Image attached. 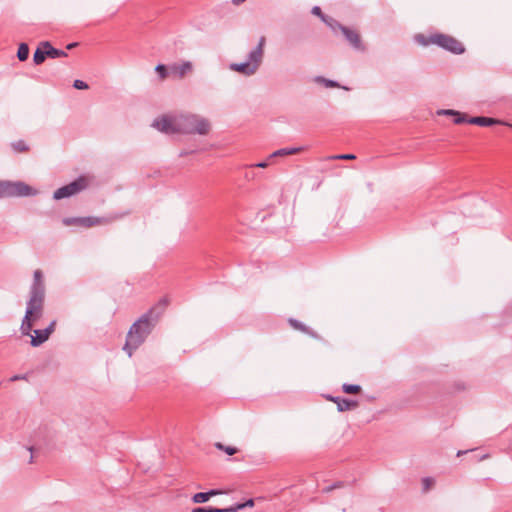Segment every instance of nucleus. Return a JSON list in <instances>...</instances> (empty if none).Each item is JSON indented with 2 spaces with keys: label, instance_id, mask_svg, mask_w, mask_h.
<instances>
[{
  "label": "nucleus",
  "instance_id": "nucleus-12",
  "mask_svg": "<svg viewBox=\"0 0 512 512\" xmlns=\"http://www.w3.org/2000/svg\"><path fill=\"white\" fill-rule=\"evenodd\" d=\"M193 69L192 63L185 61L182 64H173L170 66V72L179 79H182L187 73Z\"/></svg>",
  "mask_w": 512,
  "mask_h": 512
},
{
  "label": "nucleus",
  "instance_id": "nucleus-41",
  "mask_svg": "<svg viewBox=\"0 0 512 512\" xmlns=\"http://www.w3.org/2000/svg\"><path fill=\"white\" fill-rule=\"evenodd\" d=\"M32 460H33V456L31 455V456H30V460H29V462L31 463V462H32Z\"/></svg>",
  "mask_w": 512,
  "mask_h": 512
},
{
  "label": "nucleus",
  "instance_id": "nucleus-39",
  "mask_svg": "<svg viewBox=\"0 0 512 512\" xmlns=\"http://www.w3.org/2000/svg\"><path fill=\"white\" fill-rule=\"evenodd\" d=\"M245 0H232V3L234 5H240L241 3H243Z\"/></svg>",
  "mask_w": 512,
  "mask_h": 512
},
{
  "label": "nucleus",
  "instance_id": "nucleus-21",
  "mask_svg": "<svg viewBox=\"0 0 512 512\" xmlns=\"http://www.w3.org/2000/svg\"><path fill=\"white\" fill-rule=\"evenodd\" d=\"M29 56V47L26 43H21L18 47L17 58L19 61L23 62L28 59Z\"/></svg>",
  "mask_w": 512,
  "mask_h": 512
},
{
  "label": "nucleus",
  "instance_id": "nucleus-16",
  "mask_svg": "<svg viewBox=\"0 0 512 512\" xmlns=\"http://www.w3.org/2000/svg\"><path fill=\"white\" fill-rule=\"evenodd\" d=\"M221 491L216 489H211L207 492H199L193 495L192 501L194 503H205L207 502L212 496H216L220 494Z\"/></svg>",
  "mask_w": 512,
  "mask_h": 512
},
{
  "label": "nucleus",
  "instance_id": "nucleus-4",
  "mask_svg": "<svg viewBox=\"0 0 512 512\" xmlns=\"http://www.w3.org/2000/svg\"><path fill=\"white\" fill-rule=\"evenodd\" d=\"M416 41L422 45L435 44L454 54H462L465 51L463 44L452 36L446 34H433L426 38L424 35H417Z\"/></svg>",
  "mask_w": 512,
  "mask_h": 512
},
{
  "label": "nucleus",
  "instance_id": "nucleus-32",
  "mask_svg": "<svg viewBox=\"0 0 512 512\" xmlns=\"http://www.w3.org/2000/svg\"><path fill=\"white\" fill-rule=\"evenodd\" d=\"M73 87L78 90L88 89V84L82 80H75L73 83Z\"/></svg>",
  "mask_w": 512,
  "mask_h": 512
},
{
  "label": "nucleus",
  "instance_id": "nucleus-18",
  "mask_svg": "<svg viewBox=\"0 0 512 512\" xmlns=\"http://www.w3.org/2000/svg\"><path fill=\"white\" fill-rule=\"evenodd\" d=\"M288 322L291 325V327H293L294 329L304 332L306 334H309L312 337H315V338L317 337V334L314 331L310 330L309 327H307L300 321L290 318Z\"/></svg>",
  "mask_w": 512,
  "mask_h": 512
},
{
  "label": "nucleus",
  "instance_id": "nucleus-22",
  "mask_svg": "<svg viewBox=\"0 0 512 512\" xmlns=\"http://www.w3.org/2000/svg\"><path fill=\"white\" fill-rule=\"evenodd\" d=\"M254 506V500L253 499H249L247 500L246 502L244 503H237V504H234L229 508V511L230 512H238L246 507H253Z\"/></svg>",
  "mask_w": 512,
  "mask_h": 512
},
{
  "label": "nucleus",
  "instance_id": "nucleus-3",
  "mask_svg": "<svg viewBox=\"0 0 512 512\" xmlns=\"http://www.w3.org/2000/svg\"><path fill=\"white\" fill-rule=\"evenodd\" d=\"M266 38L261 36L258 44L248 54L247 61L242 63H231L229 69L244 76L254 75L260 68L264 58V47Z\"/></svg>",
  "mask_w": 512,
  "mask_h": 512
},
{
  "label": "nucleus",
  "instance_id": "nucleus-26",
  "mask_svg": "<svg viewBox=\"0 0 512 512\" xmlns=\"http://www.w3.org/2000/svg\"><path fill=\"white\" fill-rule=\"evenodd\" d=\"M192 512H230L229 508L197 507Z\"/></svg>",
  "mask_w": 512,
  "mask_h": 512
},
{
  "label": "nucleus",
  "instance_id": "nucleus-38",
  "mask_svg": "<svg viewBox=\"0 0 512 512\" xmlns=\"http://www.w3.org/2000/svg\"><path fill=\"white\" fill-rule=\"evenodd\" d=\"M77 45H78V43H77V42H73V43L68 44L66 48H67L68 50H71V49H73L74 47H76Z\"/></svg>",
  "mask_w": 512,
  "mask_h": 512
},
{
  "label": "nucleus",
  "instance_id": "nucleus-9",
  "mask_svg": "<svg viewBox=\"0 0 512 512\" xmlns=\"http://www.w3.org/2000/svg\"><path fill=\"white\" fill-rule=\"evenodd\" d=\"M328 399L337 405L339 412L353 410L358 407V402L355 400L333 396H329Z\"/></svg>",
  "mask_w": 512,
  "mask_h": 512
},
{
  "label": "nucleus",
  "instance_id": "nucleus-25",
  "mask_svg": "<svg viewBox=\"0 0 512 512\" xmlns=\"http://www.w3.org/2000/svg\"><path fill=\"white\" fill-rule=\"evenodd\" d=\"M215 447L218 450L224 451L228 455H234V454H236L238 452V449L236 447L225 446L224 444H222L220 442H216L215 443Z\"/></svg>",
  "mask_w": 512,
  "mask_h": 512
},
{
  "label": "nucleus",
  "instance_id": "nucleus-23",
  "mask_svg": "<svg viewBox=\"0 0 512 512\" xmlns=\"http://www.w3.org/2000/svg\"><path fill=\"white\" fill-rule=\"evenodd\" d=\"M342 390L346 394H358L361 391V386L357 384H343Z\"/></svg>",
  "mask_w": 512,
  "mask_h": 512
},
{
  "label": "nucleus",
  "instance_id": "nucleus-33",
  "mask_svg": "<svg viewBox=\"0 0 512 512\" xmlns=\"http://www.w3.org/2000/svg\"><path fill=\"white\" fill-rule=\"evenodd\" d=\"M343 483L342 482H336L334 483L333 485H330V486H327L323 489L324 492H330L336 488H340L342 487Z\"/></svg>",
  "mask_w": 512,
  "mask_h": 512
},
{
  "label": "nucleus",
  "instance_id": "nucleus-2",
  "mask_svg": "<svg viewBox=\"0 0 512 512\" xmlns=\"http://www.w3.org/2000/svg\"><path fill=\"white\" fill-rule=\"evenodd\" d=\"M153 127L166 134L197 133L205 135L209 132L210 124L204 118L196 115L180 114L175 116H162L154 120Z\"/></svg>",
  "mask_w": 512,
  "mask_h": 512
},
{
  "label": "nucleus",
  "instance_id": "nucleus-30",
  "mask_svg": "<svg viewBox=\"0 0 512 512\" xmlns=\"http://www.w3.org/2000/svg\"><path fill=\"white\" fill-rule=\"evenodd\" d=\"M435 481L433 478H430V477H426V478H423L422 480V485H423V491H428L433 485H434Z\"/></svg>",
  "mask_w": 512,
  "mask_h": 512
},
{
  "label": "nucleus",
  "instance_id": "nucleus-8",
  "mask_svg": "<svg viewBox=\"0 0 512 512\" xmlns=\"http://www.w3.org/2000/svg\"><path fill=\"white\" fill-rule=\"evenodd\" d=\"M87 185H88V183H87L86 178L79 177L76 180H74L73 182L57 189L53 194V198L55 200H61L63 198L73 196V195L81 192L82 190H84L87 187Z\"/></svg>",
  "mask_w": 512,
  "mask_h": 512
},
{
  "label": "nucleus",
  "instance_id": "nucleus-6",
  "mask_svg": "<svg viewBox=\"0 0 512 512\" xmlns=\"http://www.w3.org/2000/svg\"><path fill=\"white\" fill-rule=\"evenodd\" d=\"M37 191L24 182L0 181V198L34 196Z\"/></svg>",
  "mask_w": 512,
  "mask_h": 512
},
{
  "label": "nucleus",
  "instance_id": "nucleus-35",
  "mask_svg": "<svg viewBox=\"0 0 512 512\" xmlns=\"http://www.w3.org/2000/svg\"><path fill=\"white\" fill-rule=\"evenodd\" d=\"M268 165H269L268 161H262V162H259V163H256V164H252L249 167H251V168H253V167L266 168V167H268Z\"/></svg>",
  "mask_w": 512,
  "mask_h": 512
},
{
  "label": "nucleus",
  "instance_id": "nucleus-37",
  "mask_svg": "<svg viewBox=\"0 0 512 512\" xmlns=\"http://www.w3.org/2000/svg\"><path fill=\"white\" fill-rule=\"evenodd\" d=\"M26 379V376L25 375H14L12 376L9 381L10 382H14V381H18V380H24Z\"/></svg>",
  "mask_w": 512,
  "mask_h": 512
},
{
  "label": "nucleus",
  "instance_id": "nucleus-15",
  "mask_svg": "<svg viewBox=\"0 0 512 512\" xmlns=\"http://www.w3.org/2000/svg\"><path fill=\"white\" fill-rule=\"evenodd\" d=\"M35 335H31V341L30 344L33 347H38L42 345L44 342H46L49 339V335L47 334L48 331H45L44 329L40 330H34L33 331Z\"/></svg>",
  "mask_w": 512,
  "mask_h": 512
},
{
  "label": "nucleus",
  "instance_id": "nucleus-31",
  "mask_svg": "<svg viewBox=\"0 0 512 512\" xmlns=\"http://www.w3.org/2000/svg\"><path fill=\"white\" fill-rule=\"evenodd\" d=\"M355 158L356 156L354 154H339L330 157V159L333 160H353Z\"/></svg>",
  "mask_w": 512,
  "mask_h": 512
},
{
  "label": "nucleus",
  "instance_id": "nucleus-27",
  "mask_svg": "<svg viewBox=\"0 0 512 512\" xmlns=\"http://www.w3.org/2000/svg\"><path fill=\"white\" fill-rule=\"evenodd\" d=\"M315 81L318 82V83H323L328 88L340 87V85L336 81H333V80H330V79H326V78L321 77V76L316 77Z\"/></svg>",
  "mask_w": 512,
  "mask_h": 512
},
{
  "label": "nucleus",
  "instance_id": "nucleus-11",
  "mask_svg": "<svg viewBox=\"0 0 512 512\" xmlns=\"http://www.w3.org/2000/svg\"><path fill=\"white\" fill-rule=\"evenodd\" d=\"M103 221L97 217H82V218H65L63 223L65 225H70L72 223H79L85 227H92L98 224H101Z\"/></svg>",
  "mask_w": 512,
  "mask_h": 512
},
{
  "label": "nucleus",
  "instance_id": "nucleus-14",
  "mask_svg": "<svg viewBox=\"0 0 512 512\" xmlns=\"http://www.w3.org/2000/svg\"><path fill=\"white\" fill-rule=\"evenodd\" d=\"M468 123L482 126V127H488V126L500 124L501 122L495 118L476 116V117L469 118Z\"/></svg>",
  "mask_w": 512,
  "mask_h": 512
},
{
  "label": "nucleus",
  "instance_id": "nucleus-40",
  "mask_svg": "<svg viewBox=\"0 0 512 512\" xmlns=\"http://www.w3.org/2000/svg\"><path fill=\"white\" fill-rule=\"evenodd\" d=\"M465 453H467V451H458L457 456L463 455Z\"/></svg>",
  "mask_w": 512,
  "mask_h": 512
},
{
  "label": "nucleus",
  "instance_id": "nucleus-5",
  "mask_svg": "<svg viewBox=\"0 0 512 512\" xmlns=\"http://www.w3.org/2000/svg\"><path fill=\"white\" fill-rule=\"evenodd\" d=\"M44 305L27 301L25 315L22 319L20 331L24 336H30L35 321L43 316Z\"/></svg>",
  "mask_w": 512,
  "mask_h": 512
},
{
  "label": "nucleus",
  "instance_id": "nucleus-36",
  "mask_svg": "<svg viewBox=\"0 0 512 512\" xmlns=\"http://www.w3.org/2000/svg\"><path fill=\"white\" fill-rule=\"evenodd\" d=\"M328 22H330L332 25H329L333 30L339 29V26L336 24L338 23L336 20H334L331 17H328Z\"/></svg>",
  "mask_w": 512,
  "mask_h": 512
},
{
  "label": "nucleus",
  "instance_id": "nucleus-24",
  "mask_svg": "<svg viewBox=\"0 0 512 512\" xmlns=\"http://www.w3.org/2000/svg\"><path fill=\"white\" fill-rule=\"evenodd\" d=\"M12 148L16 152H27L29 150V146L23 140L15 141L11 144Z\"/></svg>",
  "mask_w": 512,
  "mask_h": 512
},
{
  "label": "nucleus",
  "instance_id": "nucleus-19",
  "mask_svg": "<svg viewBox=\"0 0 512 512\" xmlns=\"http://www.w3.org/2000/svg\"><path fill=\"white\" fill-rule=\"evenodd\" d=\"M439 114L455 116V118H454L455 124H462V123L468 122V119L466 118L465 114H461L455 110H441L439 112Z\"/></svg>",
  "mask_w": 512,
  "mask_h": 512
},
{
  "label": "nucleus",
  "instance_id": "nucleus-1",
  "mask_svg": "<svg viewBox=\"0 0 512 512\" xmlns=\"http://www.w3.org/2000/svg\"><path fill=\"white\" fill-rule=\"evenodd\" d=\"M168 301L163 298L158 304L143 314L130 327L123 350L131 357L134 351L144 343L155 327L160 315L167 307Z\"/></svg>",
  "mask_w": 512,
  "mask_h": 512
},
{
  "label": "nucleus",
  "instance_id": "nucleus-17",
  "mask_svg": "<svg viewBox=\"0 0 512 512\" xmlns=\"http://www.w3.org/2000/svg\"><path fill=\"white\" fill-rule=\"evenodd\" d=\"M302 150H303L302 147H297V148H281L279 150L274 151L272 154H270L268 159H272V158H275V157H283V156L293 155V154H296V153H298V152H300Z\"/></svg>",
  "mask_w": 512,
  "mask_h": 512
},
{
  "label": "nucleus",
  "instance_id": "nucleus-29",
  "mask_svg": "<svg viewBox=\"0 0 512 512\" xmlns=\"http://www.w3.org/2000/svg\"><path fill=\"white\" fill-rule=\"evenodd\" d=\"M312 14L319 16L322 21H324L327 25H332L330 22H328V16L324 15L321 11V8L318 6H314L311 10Z\"/></svg>",
  "mask_w": 512,
  "mask_h": 512
},
{
  "label": "nucleus",
  "instance_id": "nucleus-13",
  "mask_svg": "<svg viewBox=\"0 0 512 512\" xmlns=\"http://www.w3.org/2000/svg\"><path fill=\"white\" fill-rule=\"evenodd\" d=\"M41 46L45 49L47 58H60L67 57V53L64 50L54 48L49 41L41 42Z\"/></svg>",
  "mask_w": 512,
  "mask_h": 512
},
{
  "label": "nucleus",
  "instance_id": "nucleus-28",
  "mask_svg": "<svg viewBox=\"0 0 512 512\" xmlns=\"http://www.w3.org/2000/svg\"><path fill=\"white\" fill-rule=\"evenodd\" d=\"M155 71L159 74L161 80H164L168 77V69L164 64H158L155 68Z\"/></svg>",
  "mask_w": 512,
  "mask_h": 512
},
{
  "label": "nucleus",
  "instance_id": "nucleus-20",
  "mask_svg": "<svg viewBox=\"0 0 512 512\" xmlns=\"http://www.w3.org/2000/svg\"><path fill=\"white\" fill-rule=\"evenodd\" d=\"M46 58L45 49L40 45L33 54V62L35 65H40Z\"/></svg>",
  "mask_w": 512,
  "mask_h": 512
},
{
  "label": "nucleus",
  "instance_id": "nucleus-10",
  "mask_svg": "<svg viewBox=\"0 0 512 512\" xmlns=\"http://www.w3.org/2000/svg\"><path fill=\"white\" fill-rule=\"evenodd\" d=\"M336 24L339 26V29L342 31V33L344 34V36L347 39V41L355 49H361L362 48L360 36H359V34L356 31L351 30V29L341 25L340 23H336Z\"/></svg>",
  "mask_w": 512,
  "mask_h": 512
},
{
  "label": "nucleus",
  "instance_id": "nucleus-34",
  "mask_svg": "<svg viewBox=\"0 0 512 512\" xmlns=\"http://www.w3.org/2000/svg\"><path fill=\"white\" fill-rule=\"evenodd\" d=\"M55 327H56V320H53L49 325L48 327H46L44 330L45 331H48L47 334L50 336L54 330H55Z\"/></svg>",
  "mask_w": 512,
  "mask_h": 512
},
{
  "label": "nucleus",
  "instance_id": "nucleus-7",
  "mask_svg": "<svg viewBox=\"0 0 512 512\" xmlns=\"http://www.w3.org/2000/svg\"><path fill=\"white\" fill-rule=\"evenodd\" d=\"M29 302L42 304L45 302V283L43 279V273L37 269L33 273V282L29 290Z\"/></svg>",
  "mask_w": 512,
  "mask_h": 512
}]
</instances>
